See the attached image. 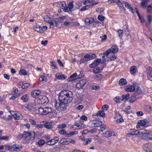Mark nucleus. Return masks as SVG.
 <instances>
[{
	"label": "nucleus",
	"instance_id": "f257e3e1",
	"mask_svg": "<svg viewBox=\"0 0 152 152\" xmlns=\"http://www.w3.org/2000/svg\"><path fill=\"white\" fill-rule=\"evenodd\" d=\"M73 99L72 93L69 90L62 91L60 93L59 99L62 102L70 103Z\"/></svg>",
	"mask_w": 152,
	"mask_h": 152
},
{
	"label": "nucleus",
	"instance_id": "f03ea898",
	"mask_svg": "<svg viewBox=\"0 0 152 152\" xmlns=\"http://www.w3.org/2000/svg\"><path fill=\"white\" fill-rule=\"evenodd\" d=\"M60 102L58 103L56 100L55 101L54 103V106L56 110L60 111H63L65 110L67 108V104L69 103L62 102V101H60Z\"/></svg>",
	"mask_w": 152,
	"mask_h": 152
},
{
	"label": "nucleus",
	"instance_id": "7ed1b4c3",
	"mask_svg": "<svg viewBox=\"0 0 152 152\" xmlns=\"http://www.w3.org/2000/svg\"><path fill=\"white\" fill-rule=\"evenodd\" d=\"M23 135L24 136V140L26 142L33 140L35 138V134L34 132L31 133L24 132H23Z\"/></svg>",
	"mask_w": 152,
	"mask_h": 152
},
{
	"label": "nucleus",
	"instance_id": "20e7f679",
	"mask_svg": "<svg viewBox=\"0 0 152 152\" xmlns=\"http://www.w3.org/2000/svg\"><path fill=\"white\" fill-rule=\"evenodd\" d=\"M38 112L40 114L46 115L48 114L52 110L51 107H39L38 108Z\"/></svg>",
	"mask_w": 152,
	"mask_h": 152
},
{
	"label": "nucleus",
	"instance_id": "39448f33",
	"mask_svg": "<svg viewBox=\"0 0 152 152\" xmlns=\"http://www.w3.org/2000/svg\"><path fill=\"white\" fill-rule=\"evenodd\" d=\"M87 80L86 79H82L76 85V87L78 88L83 87L86 83Z\"/></svg>",
	"mask_w": 152,
	"mask_h": 152
},
{
	"label": "nucleus",
	"instance_id": "423d86ee",
	"mask_svg": "<svg viewBox=\"0 0 152 152\" xmlns=\"http://www.w3.org/2000/svg\"><path fill=\"white\" fill-rule=\"evenodd\" d=\"M85 22L86 25H88L93 22L98 23L99 21L96 19L95 20L94 18H87L85 20Z\"/></svg>",
	"mask_w": 152,
	"mask_h": 152
},
{
	"label": "nucleus",
	"instance_id": "0eeeda50",
	"mask_svg": "<svg viewBox=\"0 0 152 152\" xmlns=\"http://www.w3.org/2000/svg\"><path fill=\"white\" fill-rule=\"evenodd\" d=\"M21 148L16 144L12 145L9 147V150L12 151L20 150Z\"/></svg>",
	"mask_w": 152,
	"mask_h": 152
},
{
	"label": "nucleus",
	"instance_id": "6e6552de",
	"mask_svg": "<svg viewBox=\"0 0 152 152\" xmlns=\"http://www.w3.org/2000/svg\"><path fill=\"white\" fill-rule=\"evenodd\" d=\"M135 92L138 94H143L145 93L144 88L142 86H137L135 88Z\"/></svg>",
	"mask_w": 152,
	"mask_h": 152
},
{
	"label": "nucleus",
	"instance_id": "1a4fd4ad",
	"mask_svg": "<svg viewBox=\"0 0 152 152\" xmlns=\"http://www.w3.org/2000/svg\"><path fill=\"white\" fill-rule=\"evenodd\" d=\"M30 96L28 94H26L23 95L20 98L21 100L24 102H27L30 100Z\"/></svg>",
	"mask_w": 152,
	"mask_h": 152
},
{
	"label": "nucleus",
	"instance_id": "9d476101",
	"mask_svg": "<svg viewBox=\"0 0 152 152\" xmlns=\"http://www.w3.org/2000/svg\"><path fill=\"white\" fill-rule=\"evenodd\" d=\"M54 5L61 9H63L66 6V3L64 1L55 2Z\"/></svg>",
	"mask_w": 152,
	"mask_h": 152
},
{
	"label": "nucleus",
	"instance_id": "9b49d317",
	"mask_svg": "<svg viewBox=\"0 0 152 152\" xmlns=\"http://www.w3.org/2000/svg\"><path fill=\"white\" fill-rule=\"evenodd\" d=\"M84 57L87 58L88 61L94 59L96 57V55L94 54H86L84 56Z\"/></svg>",
	"mask_w": 152,
	"mask_h": 152
},
{
	"label": "nucleus",
	"instance_id": "f8f14e48",
	"mask_svg": "<svg viewBox=\"0 0 152 152\" xmlns=\"http://www.w3.org/2000/svg\"><path fill=\"white\" fill-rule=\"evenodd\" d=\"M54 123L52 122H46L44 123V125L45 127L48 129H50L53 127Z\"/></svg>",
	"mask_w": 152,
	"mask_h": 152
},
{
	"label": "nucleus",
	"instance_id": "ddd939ff",
	"mask_svg": "<svg viewBox=\"0 0 152 152\" xmlns=\"http://www.w3.org/2000/svg\"><path fill=\"white\" fill-rule=\"evenodd\" d=\"M41 27L38 24L35 23L33 26V29L34 30L37 31L40 33H43V30L41 29Z\"/></svg>",
	"mask_w": 152,
	"mask_h": 152
},
{
	"label": "nucleus",
	"instance_id": "4468645a",
	"mask_svg": "<svg viewBox=\"0 0 152 152\" xmlns=\"http://www.w3.org/2000/svg\"><path fill=\"white\" fill-rule=\"evenodd\" d=\"M147 22L145 23V25L148 27L150 25L152 21V15H148L146 16Z\"/></svg>",
	"mask_w": 152,
	"mask_h": 152
},
{
	"label": "nucleus",
	"instance_id": "2eb2a0df",
	"mask_svg": "<svg viewBox=\"0 0 152 152\" xmlns=\"http://www.w3.org/2000/svg\"><path fill=\"white\" fill-rule=\"evenodd\" d=\"M41 93V91H40L39 90H35L32 91L31 95L32 97H35L36 96L40 94Z\"/></svg>",
	"mask_w": 152,
	"mask_h": 152
},
{
	"label": "nucleus",
	"instance_id": "dca6fc26",
	"mask_svg": "<svg viewBox=\"0 0 152 152\" xmlns=\"http://www.w3.org/2000/svg\"><path fill=\"white\" fill-rule=\"evenodd\" d=\"M79 139L81 140L82 141H84V145H86L88 143H90L91 141V140L90 138H86L85 139L84 137H83L81 136L79 137Z\"/></svg>",
	"mask_w": 152,
	"mask_h": 152
},
{
	"label": "nucleus",
	"instance_id": "f3484780",
	"mask_svg": "<svg viewBox=\"0 0 152 152\" xmlns=\"http://www.w3.org/2000/svg\"><path fill=\"white\" fill-rule=\"evenodd\" d=\"M40 97L38 100V102L39 104H43L47 102V98L45 96Z\"/></svg>",
	"mask_w": 152,
	"mask_h": 152
},
{
	"label": "nucleus",
	"instance_id": "a211bd4d",
	"mask_svg": "<svg viewBox=\"0 0 152 152\" xmlns=\"http://www.w3.org/2000/svg\"><path fill=\"white\" fill-rule=\"evenodd\" d=\"M118 49L117 47L116 46H113L111 47L109 49L107 50V52H111L113 53H114L118 52Z\"/></svg>",
	"mask_w": 152,
	"mask_h": 152
},
{
	"label": "nucleus",
	"instance_id": "6ab92c4d",
	"mask_svg": "<svg viewBox=\"0 0 152 152\" xmlns=\"http://www.w3.org/2000/svg\"><path fill=\"white\" fill-rule=\"evenodd\" d=\"M55 76L59 80H64L66 78V76L65 75H63L61 73L56 74Z\"/></svg>",
	"mask_w": 152,
	"mask_h": 152
},
{
	"label": "nucleus",
	"instance_id": "aec40b11",
	"mask_svg": "<svg viewBox=\"0 0 152 152\" xmlns=\"http://www.w3.org/2000/svg\"><path fill=\"white\" fill-rule=\"evenodd\" d=\"M101 61V60L100 59H97L94 62L90 64V67L91 68H93L98 65L99 64V63Z\"/></svg>",
	"mask_w": 152,
	"mask_h": 152
},
{
	"label": "nucleus",
	"instance_id": "412c9836",
	"mask_svg": "<svg viewBox=\"0 0 152 152\" xmlns=\"http://www.w3.org/2000/svg\"><path fill=\"white\" fill-rule=\"evenodd\" d=\"M147 75L148 79L152 81V68H150L147 71Z\"/></svg>",
	"mask_w": 152,
	"mask_h": 152
},
{
	"label": "nucleus",
	"instance_id": "4be33fe9",
	"mask_svg": "<svg viewBox=\"0 0 152 152\" xmlns=\"http://www.w3.org/2000/svg\"><path fill=\"white\" fill-rule=\"evenodd\" d=\"M75 141L72 140L71 139L64 138V145H68L69 143L74 144L75 143Z\"/></svg>",
	"mask_w": 152,
	"mask_h": 152
},
{
	"label": "nucleus",
	"instance_id": "5701e85b",
	"mask_svg": "<svg viewBox=\"0 0 152 152\" xmlns=\"http://www.w3.org/2000/svg\"><path fill=\"white\" fill-rule=\"evenodd\" d=\"M48 117L50 118H52L56 117L57 115L56 112V111L51 110V112L49 113L48 114Z\"/></svg>",
	"mask_w": 152,
	"mask_h": 152
},
{
	"label": "nucleus",
	"instance_id": "b1692460",
	"mask_svg": "<svg viewBox=\"0 0 152 152\" xmlns=\"http://www.w3.org/2000/svg\"><path fill=\"white\" fill-rule=\"evenodd\" d=\"M49 23L50 24V28H53L55 26H57L58 24V23L56 21H52L50 20Z\"/></svg>",
	"mask_w": 152,
	"mask_h": 152
},
{
	"label": "nucleus",
	"instance_id": "393cba45",
	"mask_svg": "<svg viewBox=\"0 0 152 152\" xmlns=\"http://www.w3.org/2000/svg\"><path fill=\"white\" fill-rule=\"evenodd\" d=\"M144 110L148 113H151L152 111V108L148 105H145L144 107Z\"/></svg>",
	"mask_w": 152,
	"mask_h": 152
},
{
	"label": "nucleus",
	"instance_id": "a878e982",
	"mask_svg": "<svg viewBox=\"0 0 152 152\" xmlns=\"http://www.w3.org/2000/svg\"><path fill=\"white\" fill-rule=\"evenodd\" d=\"M123 4L125 5V7L128 9L130 10L132 13H133V9L132 7H130V5L127 2L124 1L123 2Z\"/></svg>",
	"mask_w": 152,
	"mask_h": 152
},
{
	"label": "nucleus",
	"instance_id": "bb28decb",
	"mask_svg": "<svg viewBox=\"0 0 152 152\" xmlns=\"http://www.w3.org/2000/svg\"><path fill=\"white\" fill-rule=\"evenodd\" d=\"M125 89L126 91L128 92H132L134 91L135 90V87L134 86L132 85L129 87L126 88Z\"/></svg>",
	"mask_w": 152,
	"mask_h": 152
},
{
	"label": "nucleus",
	"instance_id": "cd10ccee",
	"mask_svg": "<svg viewBox=\"0 0 152 152\" xmlns=\"http://www.w3.org/2000/svg\"><path fill=\"white\" fill-rule=\"evenodd\" d=\"M144 136L150 140H152V132L145 134Z\"/></svg>",
	"mask_w": 152,
	"mask_h": 152
},
{
	"label": "nucleus",
	"instance_id": "c85d7f7f",
	"mask_svg": "<svg viewBox=\"0 0 152 152\" xmlns=\"http://www.w3.org/2000/svg\"><path fill=\"white\" fill-rule=\"evenodd\" d=\"M137 71V68L135 66H132L130 68V72L131 74H135Z\"/></svg>",
	"mask_w": 152,
	"mask_h": 152
},
{
	"label": "nucleus",
	"instance_id": "c756f323",
	"mask_svg": "<svg viewBox=\"0 0 152 152\" xmlns=\"http://www.w3.org/2000/svg\"><path fill=\"white\" fill-rule=\"evenodd\" d=\"M129 97V94L127 93L126 94H124L122 96V100L124 101H125L128 99Z\"/></svg>",
	"mask_w": 152,
	"mask_h": 152
},
{
	"label": "nucleus",
	"instance_id": "7c9ffc66",
	"mask_svg": "<svg viewBox=\"0 0 152 152\" xmlns=\"http://www.w3.org/2000/svg\"><path fill=\"white\" fill-rule=\"evenodd\" d=\"M97 116H100L102 117H104L105 116V114L104 112V110H103L102 111H99L96 113Z\"/></svg>",
	"mask_w": 152,
	"mask_h": 152
},
{
	"label": "nucleus",
	"instance_id": "2f4dec72",
	"mask_svg": "<svg viewBox=\"0 0 152 152\" xmlns=\"http://www.w3.org/2000/svg\"><path fill=\"white\" fill-rule=\"evenodd\" d=\"M126 83V80L124 78L121 79L119 81V84L120 86L125 85Z\"/></svg>",
	"mask_w": 152,
	"mask_h": 152
},
{
	"label": "nucleus",
	"instance_id": "473e14b6",
	"mask_svg": "<svg viewBox=\"0 0 152 152\" xmlns=\"http://www.w3.org/2000/svg\"><path fill=\"white\" fill-rule=\"evenodd\" d=\"M117 1H116L115 2H117L118 6L119 7V8L120 9H123L124 11L125 10L123 5V4L118 0H117Z\"/></svg>",
	"mask_w": 152,
	"mask_h": 152
},
{
	"label": "nucleus",
	"instance_id": "72a5a7b5",
	"mask_svg": "<svg viewBox=\"0 0 152 152\" xmlns=\"http://www.w3.org/2000/svg\"><path fill=\"white\" fill-rule=\"evenodd\" d=\"M14 117L16 120H20L23 118L22 115L21 114L18 113H17L16 115H15V116Z\"/></svg>",
	"mask_w": 152,
	"mask_h": 152
},
{
	"label": "nucleus",
	"instance_id": "f704fd0d",
	"mask_svg": "<svg viewBox=\"0 0 152 152\" xmlns=\"http://www.w3.org/2000/svg\"><path fill=\"white\" fill-rule=\"evenodd\" d=\"M77 75V74L76 73H74V74L71 75L69 77V78H68L67 79V80L68 81H72L75 79L74 78Z\"/></svg>",
	"mask_w": 152,
	"mask_h": 152
},
{
	"label": "nucleus",
	"instance_id": "c9c22d12",
	"mask_svg": "<svg viewBox=\"0 0 152 152\" xmlns=\"http://www.w3.org/2000/svg\"><path fill=\"white\" fill-rule=\"evenodd\" d=\"M113 133L110 131H107L105 132L104 136L106 137H109L111 136Z\"/></svg>",
	"mask_w": 152,
	"mask_h": 152
},
{
	"label": "nucleus",
	"instance_id": "e433bc0d",
	"mask_svg": "<svg viewBox=\"0 0 152 152\" xmlns=\"http://www.w3.org/2000/svg\"><path fill=\"white\" fill-rule=\"evenodd\" d=\"M78 134V132L76 131H75L74 132H69V134H66L67 137H70L71 136L77 134Z\"/></svg>",
	"mask_w": 152,
	"mask_h": 152
},
{
	"label": "nucleus",
	"instance_id": "4c0bfd02",
	"mask_svg": "<svg viewBox=\"0 0 152 152\" xmlns=\"http://www.w3.org/2000/svg\"><path fill=\"white\" fill-rule=\"evenodd\" d=\"M136 97L134 96H131L129 100V102L130 103H133L136 100Z\"/></svg>",
	"mask_w": 152,
	"mask_h": 152
},
{
	"label": "nucleus",
	"instance_id": "58836bf2",
	"mask_svg": "<svg viewBox=\"0 0 152 152\" xmlns=\"http://www.w3.org/2000/svg\"><path fill=\"white\" fill-rule=\"evenodd\" d=\"M36 106V103L35 102L32 103H31L28 105L27 106L29 107H31L32 108H34V109L36 110V108L35 107Z\"/></svg>",
	"mask_w": 152,
	"mask_h": 152
},
{
	"label": "nucleus",
	"instance_id": "ea45409f",
	"mask_svg": "<svg viewBox=\"0 0 152 152\" xmlns=\"http://www.w3.org/2000/svg\"><path fill=\"white\" fill-rule=\"evenodd\" d=\"M99 121L98 120H96L92 123L94 127H99L100 126L101 124H99Z\"/></svg>",
	"mask_w": 152,
	"mask_h": 152
},
{
	"label": "nucleus",
	"instance_id": "a19ab883",
	"mask_svg": "<svg viewBox=\"0 0 152 152\" xmlns=\"http://www.w3.org/2000/svg\"><path fill=\"white\" fill-rule=\"evenodd\" d=\"M117 32L118 33L119 37L121 38L123 36V34L124 32L123 30L119 29L118 30Z\"/></svg>",
	"mask_w": 152,
	"mask_h": 152
},
{
	"label": "nucleus",
	"instance_id": "79ce46f5",
	"mask_svg": "<svg viewBox=\"0 0 152 152\" xmlns=\"http://www.w3.org/2000/svg\"><path fill=\"white\" fill-rule=\"evenodd\" d=\"M64 9V12H69V13H71V10L68 7H64V8L63 9Z\"/></svg>",
	"mask_w": 152,
	"mask_h": 152
},
{
	"label": "nucleus",
	"instance_id": "37998d69",
	"mask_svg": "<svg viewBox=\"0 0 152 152\" xmlns=\"http://www.w3.org/2000/svg\"><path fill=\"white\" fill-rule=\"evenodd\" d=\"M124 28L126 27V30H125L124 31L125 34L126 35V36L127 37L129 34V32L127 26L126 25L124 26Z\"/></svg>",
	"mask_w": 152,
	"mask_h": 152
},
{
	"label": "nucleus",
	"instance_id": "c03bdc74",
	"mask_svg": "<svg viewBox=\"0 0 152 152\" xmlns=\"http://www.w3.org/2000/svg\"><path fill=\"white\" fill-rule=\"evenodd\" d=\"M73 1H72L71 2H69L68 4V7L71 10L74 7L73 6Z\"/></svg>",
	"mask_w": 152,
	"mask_h": 152
},
{
	"label": "nucleus",
	"instance_id": "a18cd8bd",
	"mask_svg": "<svg viewBox=\"0 0 152 152\" xmlns=\"http://www.w3.org/2000/svg\"><path fill=\"white\" fill-rule=\"evenodd\" d=\"M45 143V141L43 140H40L38 142V144L39 146H41L44 144Z\"/></svg>",
	"mask_w": 152,
	"mask_h": 152
},
{
	"label": "nucleus",
	"instance_id": "49530a36",
	"mask_svg": "<svg viewBox=\"0 0 152 152\" xmlns=\"http://www.w3.org/2000/svg\"><path fill=\"white\" fill-rule=\"evenodd\" d=\"M30 84L28 83H25L22 86V88L23 89H25L29 87L30 86Z\"/></svg>",
	"mask_w": 152,
	"mask_h": 152
},
{
	"label": "nucleus",
	"instance_id": "de8ad7c7",
	"mask_svg": "<svg viewBox=\"0 0 152 152\" xmlns=\"http://www.w3.org/2000/svg\"><path fill=\"white\" fill-rule=\"evenodd\" d=\"M51 64V66L53 67L54 69H56L57 67L56 65V63L54 61H51L50 62Z\"/></svg>",
	"mask_w": 152,
	"mask_h": 152
},
{
	"label": "nucleus",
	"instance_id": "09e8293b",
	"mask_svg": "<svg viewBox=\"0 0 152 152\" xmlns=\"http://www.w3.org/2000/svg\"><path fill=\"white\" fill-rule=\"evenodd\" d=\"M19 74L21 75H25L27 74V72L25 70L21 69L20 70Z\"/></svg>",
	"mask_w": 152,
	"mask_h": 152
},
{
	"label": "nucleus",
	"instance_id": "8fccbe9b",
	"mask_svg": "<svg viewBox=\"0 0 152 152\" xmlns=\"http://www.w3.org/2000/svg\"><path fill=\"white\" fill-rule=\"evenodd\" d=\"M44 20L45 21L48 22V23H49V22H50V17H49V16L48 15L45 16L44 17Z\"/></svg>",
	"mask_w": 152,
	"mask_h": 152
},
{
	"label": "nucleus",
	"instance_id": "3c124183",
	"mask_svg": "<svg viewBox=\"0 0 152 152\" xmlns=\"http://www.w3.org/2000/svg\"><path fill=\"white\" fill-rule=\"evenodd\" d=\"M100 68L98 67L94 68L93 70V72L95 74L98 73L99 72Z\"/></svg>",
	"mask_w": 152,
	"mask_h": 152
},
{
	"label": "nucleus",
	"instance_id": "603ef678",
	"mask_svg": "<svg viewBox=\"0 0 152 152\" xmlns=\"http://www.w3.org/2000/svg\"><path fill=\"white\" fill-rule=\"evenodd\" d=\"M90 6L88 5H86L85 6H84L81 9H80V11H85L86 10H88V9L89 8Z\"/></svg>",
	"mask_w": 152,
	"mask_h": 152
},
{
	"label": "nucleus",
	"instance_id": "864d4df0",
	"mask_svg": "<svg viewBox=\"0 0 152 152\" xmlns=\"http://www.w3.org/2000/svg\"><path fill=\"white\" fill-rule=\"evenodd\" d=\"M139 20H140V22L142 23H145H145L147 22L144 19V18L142 17H141L140 16L139 17Z\"/></svg>",
	"mask_w": 152,
	"mask_h": 152
},
{
	"label": "nucleus",
	"instance_id": "5fc2aeb1",
	"mask_svg": "<svg viewBox=\"0 0 152 152\" xmlns=\"http://www.w3.org/2000/svg\"><path fill=\"white\" fill-rule=\"evenodd\" d=\"M105 17L102 15H99L98 17V19L101 21H103Z\"/></svg>",
	"mask_w": 152,
	"mask_h": 152
},
{
	"label": "nucleus",
	"instance_id": "6e6d98bb",
	"mask_svg": "<svg viewBox=\"0 0 152 152\" xmlns=\"http://www.w3.org/2000/svg\"><path fill=\"white\" fill-rule=\"evenodd\" d=\"M100 37L102 38L101 41L102 42L105 41L107 39V36L106 35H104L102 37L101 36Z\"/></svg>",
	"mask_w": 152,
	"mask_h": 152
},
{
	"label": "nucleus",
	"instance_id": "4d7b16f0",
	"mask_svg": "<svg viewBox=\"0 0 152 152\" xmlns=\"http://www.w3.org/2000/svg\"><path fill=\"white\" fill-rule=\"evenodd\" d=\"M23 107H25L24 106H23ZM25 108H26L30 112H31L32 111H34L36 110L34 109V108H32L31 107H29L27 106L26 107H25Z\"/></svg>",
	"mask_w": 152,
	"mask_h": 152
},
{
	"label": "nucleus",
	"instance_id": "13d9d810",
	"mask_svg": "<svg viewBox=\"0 0 152 152\" xmlns=\"http://www.w3.org/2000/svg\"><path fill=\"white\" fill-rule=\"evenodd\" d=\"M139 123L140 125L142 126H145L146 124L145 121L144 120H141Z\"/></svg>",
	"mask_w": 152,
	"mask_h": 152
},
{
	"label": "nucleus",
	"instance_id": "bf43d9fd",
	"mask_svg": "<svg viewBox=\"0 0 152 152\" xmlns=\"http://www.w3.org/2000/svg\"><path fill=\"white\" fill-rule=\"evenodd\" d=\"M52 140V144H53V145H54L55 143H56L58 141V138L57 137H56V139L51 140Z\"/></svg>",
	"mask_w": 152,
	"mask_h": 152
},
{
	"label": "nucleus",
	"instance_id": "052dcab7",
	"mask_svg": "<svg viewBox=\"0 0 152 152\" xmlns=\"http://www.w3.org/2000/svg\"><path fill=\"white\" fill-rule=\"evenodd\" d=\"M88 61V59H87V58H85L84 57V58H83L80 60V62L81 63H85Z\"/></svg>",
	"mask_w": 152,
	"mask_h": 152
},
{
	"label": "nucleus",
	"instance_id": "680f3d73",
	"mask_svg": "<svg viewBox=\"0 0 152 152\" xmlns=\"http://www.w3.org/2000/svg\"><path fill=\"white\" fill-rule=\"evenodd\" d=\"M93 0H85L83 2V4L85 5L86 4L89 3H91L93 2Z\"/></svg>",
	"mask_w": 152,
	"mask_h": 152
},
{
	"label": "nucleus",
	"instance_id": "e2e57ef3",
	"mask_svg": "<svg viewBox=\"0 0 152 152\" xmlns=\"http://www.w3.org/2000/svg\"><path fill=\"white\" fill-rule=\"evenodd\" d=\"M66 125L65 124H60L58 126V128H59L62 129L66 127Z\"/></svg>",
	"mask_w": 152,
	"mask_h": 152
},
{
	"label": "nucleus",
	"instance_id": "0e129e2a",
	"mask_svg": "<svg viewBox=\"0 0 152 152\" xmlns=\"http://www.w3.org/2000/svg\"><path fill=\"white\" fill-rule=\"evenodd\" d=\"M45 78L46 79H47L46 77L45 76L42 75H41L39 77V80L40 81L42 82L44 80Z\"/></svg>",
	"mask_w": 152,
	"mask_h": 152
},
{
	"label": "nucleus",
	"instance_id": "69168bd1",
	"mask_svg": "<svg viewBox=\"0 0 152 152\" xmlns=\"http://www.w3.org/2000/svg\"><path fill=\"white\" fill-rule=\"evenodd\" d=\"M152 9V6L151 5H150L148 6L147 7V12L148 13H150L151 12V11Z\"/></svg>",
	"mask_w": 152,
	"mask_h": 152
},
{
	"label": "nucleus",
	"instance_id": "338daca9",
	"mask_svg": "<svg viewBox=\"0 0 152 152\" xmlns=\"http://www.w3.org/2000/svg\"><path fill=\"white\" fill-rule=\"evenodd\" d=\"M29 121L31 124L32 125H34V126L36 124L35 121L33 120L32 119H29Z\"/></svg>",
	"mask_w": 152,
	"mask_h": 152
},
{
	"label": "nucleus",
	"instance_id": "774afa93",
	"mask_svg": "<svg viewBox=\"0 0 152 152\" xmlns=\"http://www.w3.org/2000/svg\"><path fill=\"white\" fill-rule=\"evenodd\" d=\"M96 77L100 80H101L102 78V76L101 74H98L96 75Z\"/></svg>",
	"mask_w": 152,
	"mask_h": 152
}]
</instances>
